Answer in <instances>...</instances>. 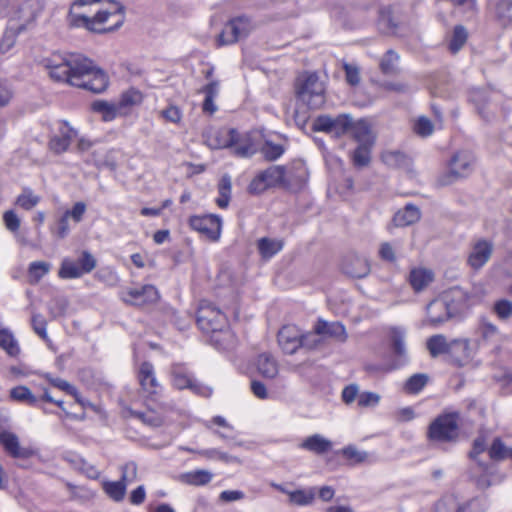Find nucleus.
Instances as JSON below:
<instances>
[{
  "label": "nucleus",
  "instance_id": "1",
  "mask_svg": "<svg viewBox=\"0 0 512 512\" xmlns=\"http://www.w3.org/2000/svg\"><path fill=\"white\" fill-rule=\"evenodd\" d=\"M52 79L95 94L108 87V76L94 62L82 54L53 55L45 60Z\"/></svg>",
  "mask_w": 512,
  "mask_h": 512
},
{
  "label": "nucleus",
  "instance_id": "2",
  "mask_svg": "<svg viewBox=\"0 0 512 512\" xmlns=\"http://www.w3.org/2000/svg\"><path fill=\"white\" fill-rule=\"evenodd\" d=\"M470 300V294L459 286L450 288L433 299L426 307L427 323L433 327L461 313Z\"/></svg>",
  "mask_w": 512,
  "mask_h": 512
},
{
  "label": "nucleus",
  "instance_id": "3",
  "mask_svg": "<svg viewBox=\"0 0 512 512\" xmlns=\"http://www.w3.org/2000/svg\"><path fill=\"white\" fill-rule=\"evenodd\" d=\"M70 24L74 27H84L89 31L96 33H106L118 29L124 22V6L119 2H109L107 9L99 10L94 17L75 14L72 11L69 14Z\"/></svg>",
  "mask_w": 512,
  "mask_h": 512
},
{
  "label": "nucleus",
  "instance_id": "4",
  "mask_svg": "<svg viewBox=\"0 0 512 512\" xmlns=\"http://www.w3.org/2000/svg\"><path fill=\"white\" fill-rule=\"evenodd\" d=\"M295 90L297 98L310 109H318L324 104V84L316 73H305L299 76Z\"/></svg>",
  "mask_w": 512,
  "mask_h": 512
},
{
  "label": "nucleus",
  "instance_id": "5",
  "mask_svg": "<svg viewBox=\"0 0 512 512\" xmlns=\"http://www.w3.org/2000/svg\"><path fill=\"white\" fill-rule=\"evenodd\" d=\"M459 418L457 412L437 416L428 426V440L439 443L456 441L459 435Z\"/></svg>",
  "mask_w": 512,
  "mask_h": 512
},
{
  "label": "nucleus",
  "instance_id": "6",
  "mask_svg": "<svg viewBox=\"0 0 512 512\" xmlns=\"http://www.w3.org/2000/svg\"><path fill=\"white\" fill-rule=\"evenodd\" d=\"M255 28L256 25L250 17L246 15L233 17L227 21L218 35L217 44L218 46L235 44L247 38Z\"/></svg>",
  "mask_w": 512,
  "mask_h": 512
},
{
  "label": "nucleus",
  "instance_id": "7",
  "mask_svg": "<svg viewBox=\"0 0 512 512\" xmlns=\"http://www.w3.org/2000/svg\"><path fill=\"white\" fill-rule=\"evenodd\" d=\"M427 349L432 357L442 354L461 355L456 358V362L462 365L464 361L470 358L469 342L467 340H454L447 342L446 337L442 334L431 336L426 343Z\"/></svg>",
  "mask_w": 512,
  "mask_h": 512
},
{
  "label": "nucleus",
  "instance_id": "8",
  "mask_svg": "<svg viewBox=\"0 0 512 512\" xmlns=\"http://www.w3.org/2000/svg\"><path fill=\"white\" fill-rule=\"evenodd\" d=\"M286 168L282 165H272L258 172L248 185V192L260 195L266 190L279 186H286Z\"/></svg>",
  "mask_w": 512,
  "mask_h": 512
},
{
  "label": "nucleus",
  "instance_id": "9",
  "mask_svg": "<svg viewBox=\"0 0 512 512\" xmlns=\"http://www.w3.org/2000/svg\"><path fill=\"white\" fill-rule=\"evenodd\" d=\"M407 331L403 327H391L389 330V350L391 362L382 367L384 372H390L398 369L408 362V351L405 342Z\"/></svg>",
  "mask_w": 512,
  "mask_h": 512
},
{
  "label": "nucleus",
  "instance_id": "10",
  "mask_svg": "<svg viewBox=\"0 0 512 512\" xmlns=\"http://www.w3.org/2000/svg\"><path fill=\"white\" fill-rule=\"evenodd\" d=\"M475 164L474 155L467 150L456 152L449 161V170L439 177L440 185H449L455 180L467 177L473 171Z\"/></svg>",
  "mask_w": 512,
  "mask_h": 512
},
{
  "label": "nucleus",
  "instance_id": "11",
  "mask_svg": "<svg viewBox=\"0 0 512 512\" xmlns=\"http://www.w3.org/2000/svg\"><path fill=\"white\" fill-rule=\"evenodd\" d=\"M197 324L204 333H211L225 328L227 318L213 303L203 300L197 311Z\"/></svg>",
  "mask_w": 512,
  "mask_h": 512
},
{
  "label": "nucleus",
  "instance_id": "12",
  "mask_svg": "<svg viewBox=\"0 0 512 512\" xmlns=\"http://www.w3.org/2000/svg\"><path fill=\"white\" fill-rule=\"evenodd\" d=\"M39 3L37 0L14 1L11 10L6 14L9 17V24H14L18 31H24L34 22Z\"/></svg>",
  "mask_w": 512,
  "mask_h": 512
},
{
  "label": "nucleus",
  "instance_id": "13",
  "mask_svg": "<svg viewBox=\"0 0 512 512\" xmlns=\"http://www.w3.org/2000/svg\"><path fill=\"white\" fill-rule=\"evenodd\" d=\"M171 376L172 385L178 390L189 389L192 393L204 397H208L212 393L209 387L197 382L192 373L183 365H173Z\"/></svg>",
  "mask_w": 512,
  "mask_h": 512
},
{
  "label": "nucleus",
  "instance_id": "14",
  "mask_svg": "<svg viewBox=\"0 0 512 512\" xmlns=\"http://www.w3.org/2000/svg\"><path fill=\"white\" fill-rule=\"evenodd\" d=\"M189 226L210 241H217L221 235L222 219L215 214L193 215L189 218Z\"/></svg>",
  "mask_w": 512,
  "mask_h": 512
},
{
  "label": "nucleus",
  "instance_id": "15",
  "mask_svg": "<svg viewBox=\"0 0 512 512\" xmlns=\"http://www.w3.org/2000/svg\"><path fill=\"white\" fill-rule=\"evenodd\" d=\"M352 118L347 114H341L337 117L329 115L318 116L313 123V130L325 132L338 138L348 134Z\"/></svg>",
  "mask_w": 512,
  "mask_h": 512
},
{
  "label": "nucleus",
  "instance_id": "16",
  "mask_svg": "<svg viewBox=\"0 0 512 512\" xmlns=\"http://www.w3.org/2000/svg\"><path fill=\"white\" fill-rule=\"evenodd\" d=\"M494 245L486 239H478L471 244L467 257V265L474 271L480 270L490 260Z\"/></svg>",
  "mask_w": 512,
  "mask_h": 512
},
{
  "label": "nucleus",
  "instance_id": "17",
  "mask_svg": "<svg viewBox=\"0 0 512 512\" xmlns=\"http://www.w3.org/2000/svg\"><path fill=\"white\" fill-rule=\"evenodd\" d=\"M120 298L127 304L143 306L155 303L159 298V293L153 285H144L140 288H129L121 291Z\"/></svg>",
  "mask_w": 512,
  "mask_h": 512
},
{
  "label": "nucleus",
  "instance_id": "18",
  "mask_svg": "<svg viewBox=\"0 0 512 512\" xmlns=\"http://www.w3.org/2000/svg\"><path fill=\"white\" fill-rule=\"evenodd\" d=\"M138 380L143 392L149 397L157 396L162 386L157 380L155 369L152 363L143 362L141 363L138 371Z\"/></svg>",
  "mask_w": 512,
  "mask_h": 512
},
{
  "label": "nucleus",
  "instance_id": "19",
  "mask_svg": "<svg viewBox=\"0 0 512 512\" xmlns=\"http://www.w3.org/2000/svg\"><path fill=\"white\" fill-rule=\"evenodd\" d=\"M77 132L65 121L58 122L57 133L50 139L49 148L57 154L68 150Z\"/></svg>",
  "mask_w": 512,
  "mask_h": 512
},
{
  "label": "nucleus",
  "instance_id": "20",
  "mask_svg": "<svg viewBox=\"0 0 512 512\" xmlns=\"http://www.w3.org/2000/svg\"><path fill=\"white\" fill-rule=\"evenodd\" d=\"M277 338L279 346L286 354H294L301 348V331L295 325L283 326Z\"/></svg>",
  "mask_w": 512,
  "mask_h": 512
},
{
  "label": "nucleus",
  "instance_id": "21",
  "mask_svg": "<svg viewBox=\"0 0 512 512\" xmlns=\"http://www.w3.org/2000/svg\"><path fill=\"white\" fill-rule=\"evenodd\" d=\"M0 445L13 458L27 459L34 453L30 448L21 447L18 436L9 431L0 432Z\"/></svg>",
  "mask_w": 512,
  "mask_h": 512
},
{
  "label": "nucleus",
  "instance_id": "22",
  "mask_svg": "<svg viewBox=\"0 0 512 512\" xmlns=\"http://www.w3.org/2000/svg\"><path fill=\"white\" fill-rule=\"evenodd\" d=\"M233 144L230 147L232 155L238 158H250L258 151L250 134L235 130Z\"/></svg>",
  "mask_w": 512,
  "mask_h": 512
},
{
  "label": "nucleus",
  "instance_id": "23",
  "mask_svg": "<svg viewBox=\"0 0 512 512\" xmlns=\"http://www.w3.org/2000/svg\"><path fill=\"white\" fill-rule=\"evenodd\" d=\"M342 271L353 278H363L370 272L367 260L357 255H350L342 262Z\"/></svg>",
  "mask_w": 512,
  "mask_h": 512
},
{
  "label": "nucleus",
  "instance_id": "24",
  "mask_svg": "<svg viewBox=\"0 0 512 512\" xmlns=\"http://www.w3.org/2000/svg\"><path fill=\"white\" fill-rule=\"evenodd\" d=\"M348 134L351 135L358 144L374 145L375 137L371 125L365 119H359L358 121L351 120Z\"/></svg>",
  "mask_w": 512,
  "mask_h": 512
},
{
  "label": "nucleus",
  "instance_id": "25",
  "mask_svg": "<svg viewBox=\"0 0 512 512\" xmlns=\"http://www.w3.org/2000/svg\"><path fill=\"white\" fill-rule=\"evenodd\" d=\"M434 280V273L426 268L411 269L408 281L416 293L426 289Z\"/></svg>",
  "mask_w": 512,
  "mask_h": 512
},
{
  "label": "nucleus",
  "instance_id": "26",
  "mask_svg": "<svg viewBox=\"0 0 512 512\" xmlns=\"http://www.w3.org/2000/svg\"><path fill=\"white\" fill-rule=\"evenodd\" d=\"M316 334L328 336L344 342L347 338L346 329L340 322H327L319 319L315 325Z\"/></svg>",
  "mask_w": 512,
  "mask_h": 512
},
{
  "label": "nucleus",
  "instance_id": "27",
  "mask_svg": "<svg viewBox=\"0 0 512 512\" xmlns=\"http://www.w3.org/2000/svg\"><path fill=\"white\" fill-rule=\"evenodd\" d=\"M420 217L419 208L415 205L407 204L394 215L393 223L397 227H405L416 223Z\"/></svg>",
  "mask_w": 512,
  "mask_h": 512
},
{
  "label": "nucleus",
  "instance_id": "28",
  "mask_svg": "<svg viewBox=\"0 0 512 512\" xmlns=\"http://www.w3.org/2000/svg\"><path fill=\"white\" fill-rule=\"evenodd\" d=\"M211 343L219 350H230L236 346L237 338L230 329L221 328L211 332Z\"/></svg>",
  "mask_w": 512,
  "mask_h": 512
},
{
  "label": "nucleus",
  "instance_id": "29",
  "mask_svg": "<svg viewBox=\"0 0 512 512\" xmlns=\"http://www.w3.org/2000/svg\"><path fill=\"white\" fill-rule=\"evenodd\" d=\"M142 101V93L135 88H130L121 94L117 103L118 108L120 109V112L123 116L128 114L134 106L140 105Z\"/></svg>",
  "mask_w": 512,
  "mask_h": 512
},
{
  "label": "nucleus",
  "instance_id": "30",
  "mask_svg": "<svg viewBox=\"0 0 512 512\" xmlns=\"http://www.w3.org/2000/svg\"><path fill=\"white\" fill-rule=\"evenodd\" d=\"M300 447L315 454H324L331 449L332 442L320 434H314L307 437Z\"/></svg>",
  "mask_w": 512,
  "mask_h": 512
},
{
  "label": "nucleus",
  "instance_id": "31",
  "mask_svg": "<svg viewBox=\"0 0 512 512\" xmlns=\"http://www.w3.org/2000/svg\"><path fill=\"white\" fill-rule=\"evenodd\" d=\"M381 160L391 168H407L411 164L410 157L399 150L384 151L381 154Z\"/></svg>",
  "mask_w": 512,
  "mask_h": 512
},
{
  "label": "nucleus",
  "instance_id": "32",
  "mask_svg": "<svg viewBox=\"0 0 512 512\" xmlns=\"http://www.w3.org/2000/svg\"><path fill=\"white\" fill-rule=\"evenodd\" d=\"M234 128H223L215 132V134L209 139V145L213 149H229L233 144L235 135Z\"/></svg>",
  "mask_w": 512,
  "mask_h": 512
},
{
  "label": "nucleus",
  "instance_id": "33",
  "mask_svg": "<svg viewBox=\"0 0 512 512\" xmlns=\"http://www.w3.org/2000/svg\"><path fill=\"white\" fill-rule=\"evenodd\" d=\"M399 59V55L394 50L386 51L379 62L380 71L385 75L399 74Z\"/></svg>",
  "mask_w": 512,
  "mask_h": 512
},
{
  "label": "nucleus",
  "instance_id": "34",
  "mask_svg": "<svg viewBox=\"0 0 512 512\" xmlns=\"http://www.w3.org/2000/svg\"><path fill=\"white\" fill-rule=\"evenodd\" d=\"M92 109L95 112L101 113L105 121H112L117 116H122L117 102L97 100L92 103Z\"/></svg>",
  "mask_w": 512,
  "mask_h": 512
},
{
  "label": "nucleus",
  "instance_id": "35",
  "mask_svg": "<svg viewBox=\"0 0 512 512\" xmlns=\"http://www.w3.org/2000/svg\"><path fill=\"white\" fill-rule=\"evenodd\" d=\"M232 181L227 174L223 175L218 183V197L215 202L221 209H226L231 199Z\"/></svg>",
  "mask_w": 512,
  "mask_h": 512
},
{
  "label": "nucleus",
  "instance_id": "36",
  "mask_svg": "<svg viewBox=\"0 0 512 512\" xmlns=\"http://www.w3.org/2000/svg\"><path fill=\"white\" fill-rule=\"evenodd\" d=\"M259 373L265 378H274L278 374L276 360L268 353L260 354L257 360Z\"/></svg>",
  "mask_w": 512,
  "mask_h": 512
},
{
  "label": "nucleus",
  "instance_id": "37",
  "mask_svg": "<svg viewBox=\"0 0 512 512\" xmlns=\"http://www.w3.org/2000/svg\"><path fill=\"white\" fill-rule=\"evenodd\" d=\"M478 467L481 474L476 478V485L479 489L485 490L493 484V479L496 472V466L492 463H483L478 461Z\"/></svg>",
  "mask_w": 512,
  "mask_h": 512
},
{
  "label": "nucleus",
  "instance_id": "38",
  "mask_svg": "<svg viewBox=\"0 0 512 512\" xmlns=\"http://www.w3.org/2000/svg\"><path fill=\"white\" fill-rule=\"evenodd\" d=\"M257 246L261 256L265 259H270L282 250L283 241L263 237L258 240Z\"/></svg>",
  "mask_w": 512,
  "mask_h": 512
},
{
  "label": "nucleus",
  "instance_id": "39",
  "mask_svg": "<svg viewBox=\"0 0 512 512\" xmlns=\"http://www.w3.org/2000/svg\"><path fill=\"white\" fill-rule=\"evenodd\" d=\"M0 347L11 357L20 354V347L13 333L7 329H0Z\"/></svg>",
  "mask_w": 512,
  "mask_h": 512
},
{
  "label": "nucleus",
  "instance_id": "40",
  "mask_svg": "<svg viewBox=\"0 0 512 512\" xmlns=\"http://www.w3.org/2000/svg\"><path fill=\"white\" fill-rule=\"evenodd\" d=\"M468 39V31L463 25H456L448 42V49L452 54L459 52Z\"/></svg>",
  "mask_w": 512,
  "mask_h": 512
},
{
  "label": "nucleus",
  "instance_id": "41",
  "mask_svg": "<svg viewBox=\"0 0 512 512\" xmlns=\"http://www.w3.org/2000/svg\"><path fill=\"white\" fill-rule=\"evenodd\" d=\"M373 145L358 144L351 152V160L355 167L363 168L369 165L371 161V148Z\"/></svg>",
  "mask_w": 512,
  "mask_h": 512
},
{
  "label": "nucleus",
  "instance_id": "42",
  "mask_svg": "<svg viewBox=\"0 0 512 512\" xmlns=\"http://www.w3.org/2000/svg\"><path fill=\"white\" fill-rule=\"evenodd\" d=\"M41 200V197L33 192L31 188H23L21 194H19L15 200V205L30 211L36 207Z\"/></svg>",
  "mask_w": 512,
  "mask_h": 512
},
{
  "label": "nucleus",
  "instance_id": "43",
  "mask_svg": "<svg viewBox=\"0 0 512 512\" xmlns=\"http://www.w3.org/2000/svg\"><path fill=\"white\" fill-rule=\"evenodd\" d=\"M10 397L21 403H25L32 407H38L39 399L26 386H17L10 390Z\"/></svg>",
  "mask_w": 512,
  "mask_h": 512
},
{
  "label": "nucleus",
  "instance_id": "44",
  "mask_svg": "<svg viewBox=\"0 0 512 512\" xmlns=\"http://www.w3.org/2000/svg\"><path fill=\"white\" fill-rule=\"evenodd\" d=\"M102 488L109 498H111L115 502H120L124 499L126 495L127 486L120 480L104 481L102 483Z\"/></svg>",
  "mask_w": 512,
  "mask_h": 512
},
{
  "label": "nucleus",
  "instance_id": "45",
  "mask_svg": "<svg viewBox=\"0 0 512 512\" xmlns=\"http://www.w3.org/2000/svg\"><path fill=\"white\" fill-rule=\"evenodd\" d=\"M182 478L189 485L203 486L212 480L213 474L208 470L199 469L184 474Z\"/></svg>",
  "mask_w": 512,
  "mask_h": 512
},
{
  "label": "nucleus",
  "instance_id": "46",
  "mask_svg": "<svg viewBox=\"0 0 512 512\" xmlns=\"http://www.w3.org/2000/svg\"><path fill=\"white\" fill-rule=\"evenodd\" d=\"M435 512H463L462 503L455 495H445L435 504Z\"/></svg>",
  "mask_w": 512,
  "mask_h": 512
},
{
  "label": "nucleus",
  "instance_id": "47",
  "mask_svg": "<svg viewBox=\"0 0 512 512\" xmlns=\"http://www.w3.org/2000/svg\"><path fill=\"white\" fill-rule=\"evenodd\" d=\"M478 333L485 342H496L500 339V332L497 326L485 318L480 321Z\"/></svg>",
  "mask_w": 512,
  "mask_h": 512
},
{
  "label": "nucleus",
  "instance_id": "48",
  "mask_svg": "<svg viewBox=\"0 0 512 512\" xmlns=\"http://www.w3.org/2000/svg\"><path fill=\"white\" fill-rule=\"evenodd\" d=\"M51 265L44 261L31 262L28 268V277L31 284H37L49 271Z\"/></svg>",
  "mask_w": 512,
  "mask_h": 512
},
{
  "label": "nucleus",
  "instance_id": "49",
  "mask_svg": "<svg viewBox=\"0 0 512 512\" xmlns=\"http://www.w3.org/2000/svg\"><path fill=\"white\" fill-rule=\"evenodd\" d=\"M427 383L428 376L424 373H417L406 380L404 390L409 394H417L426 386Z\"/></svg>",
  "mask_w": 512,
  "mask_h": 512
},
{
  "label": "nucleus",
  "instance_id": "50",
  "mask_svg": "<svg viewBox=\"0 0 512 512\" xmlns=\"http://www.w3.org/2000/svg\"><path fill=\"white\" fill-rule=\"evenodd\" d=\"M511 448L507 447L499 438L493 440L488 454L491 460L502 461L510 458Z\"/></svg>",
  "mask_w": 512,
  "mask_h": 512
},
{
  "label": "nucleus",
  "instance_id": "51",
  "mask_svg": "<svg viewBox=\"0 0 512 512\" xmlns=\"http://www.w3.org/2000/svg\"><path fill=\"white\" fill-rule=\"evenodd\" d=\"M469 100L475 105L479 115L487 118L485 106L488 103V92L483 89H473L470 91Z\"/></svg>",
  "mask_w": 512,
  "mask_h": 512
},
{
  "label": "nucleus",
  "instance_id": "52",
  "mask_svg": "<svg viewBox=\"0 0 512 512\" xmlns=\"http://www.w3.org/2000/svg\"><path fill=\"white\" fill-rule=\"evenodd\" d=\"M83 275L79 265L70 259H64L58 272L62 279H74Z\"/></svg>",
  "mask_w": 512,
  "mask_h": 512
},
{
  "label": "nucleus",
  "instance_id": "53",
  "mask_svg": "<svg viewBox=\"0 0 512 512\" xmlns=\"http://www.w3.org/2000/svg\"><path fill=\"white\" fill-rule=\"evenodd\" d=\"M463 512H486L489 500L486 496H476L462 503Z\"/></svg>",
  "mask_w": 512,
  "mask_h": 512
},
{
  "label": "nucleus",
  "instance_id": "54",
  "mask_svg": "<svg viewBox=\"0 0 512 512\" xmlns=\"http://www.w3.org/2000/svg\"><path fill=\"white\" fill-rule=\"evenodd\" d=\"M198 454L207 459H217L224 463H241V460L237 456L230 455L215 448L198 451Z\"/></svg>",
  "mask_w": 512,
  "mask_h": 512
},
{
  "label": "nucleus",
  "instance_id": "55",
  "mask_svg": "<svg viewBox=\"0 0 512 512\" xmlns=\"http://www.w3.org/2000/svg\"><path fill=\"white\" fill-rule=\"evenodd\" d=\"M22 31H18L14 24H9L4 32V35L0 41V52L6 53L8 52L15 44L17 34Z\"/></svg>",
  "mask_w": 512,
  "mask_h": 512
},
{
  "label": "nucleus",
  "instance_id": "56",
  "mask_svg": "<svg viewBox=\"0 0 512 512\" xmlns=\"http://www.w3.org/2000/svg\"><path fill=\"white\" fill-rule=\"evenodd\" d=\"M315 497L314 489L309 490H296L289 493V499L292 503L305 506L313 502Z\"/></svg>",
  "mask_w": 512,
  "mask_h": 512
},
{
  "label": "nucleus",
  "instance_id": "57",
  "mask_svg": "<svg viewBox=\"0 0 512 512\" xmlns=\"http://www.w3.org/2000/svg\"><path fill=\"white\" fill-rule=\"evenodd\" d=\"M496 15L504 25H512V1L500 0L496 5Z\"/></svg>",
  "mask_w": 512,
  "mask_h": 512
},
{
  "label": "nucleus",
  "instance_id": "58",
  "mask_svg": "<svg viewBox=\"0 0 512 512\" xmlns=\"http://www.w3.org/2000/svg\"><path fill=\"white\" fill-rule=\"evenodd\" d=\"M132 415L151 427H159L162 424V417L154 411H133Z\"/></svg>",
  "mask_w": 512,
  "mask_h": 512
},
{
  "label": "nucleus",
  "instance_id": "59",
  "mask_svg": "<svg viewBox=\"0 0 512 512\" xmlns=\"http://www.w3.org/2000/svg\"><path fill=\"white\" fill-rule=\"evenodd\" d=\"M264 158L268 161H275L284 153V148L280 144H274L266 141L260 149Z\"/></svg>",
  "mask_w": 512,
  "mask_h": 512
},
{
  "label": "nucleus",
  "instance_id": "60",
  "mask_svg": "<svg viewBox=\"0 0 512 512\" xmlns=\"http://www.w3.org/2000/svg\"><path fill=\"white\" fill-rule=\"evenodd\" d=\"M121 477L120 481L126 486L135 482L137 479V465L134 462H128L121 466Z\"/></svg>",
  "mask_w": 512,
  "mask_h": 512
},
{
  "label": "nucleus",
  "instance_id": "61",
  "mask_svg": "<svg viewBox=\"0 0 512 512\" xmlns=\"http://www.w3.org/2000/svg\"><path fill=\"white\" fill-rule=\"evenodd\" d=\"M414 131L421 137H428L432 135L434 126L427 117L421 116L414 123Z\"/></svg>",
  "mask_w": 512,
  "mask_h": 512
},
{
  "label": "nucleus",
  "instance_id": "62",
  "mask_svg": "<svg viewBox=\"0 0 512 512\" xmlns=\"http://www.w3.org/2000/svg\"><path fill=\"white\" fill-rule=\"evenodd\" d=\"M342 454L346 459L351 460L355 464L364 462L368 457L367 452L360 451L353 445L344 447Z\"/></svg>",
  "mask_w": 512,
  "mask_h": 512
},
{
  "label": "nucleus",
  "instance_id": "63",
  "mask_svg": "<svg viewBox=\"0 0 512 512\" xmlns=\"http://www.w3.org/2000/svg\"><path fill=\"white\" fill-rule=\"evenodd\" d=\"M380 402V395L375 392L365 391L359 394L357 405L361 408L375 407Z\"/></svg>",
  "mask_w": 512,
  "mask_h": 512
},
{
  "label": "nucleus",
  "instance_id": "64",
  "mask_svg": "<svg viewBox=\"0 0 512 512\" xmlns=\"http://www.w3.org/2000/svg\"><path fill=\"white\" fill-rule=\"evenodd\" d=\"M494 312L502 319H508L512 316V302L506 299L499 300L494 304Z\"/></svg>",
  "mask_w": 512,
  "mask_h": 512
}]
</instances>
